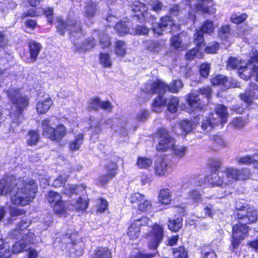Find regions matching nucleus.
I'll use <instances>...</instances> for the list:
<instances>
[{
    "label": "nucleus",
    "mask_w": 258,
    "mask_h": 258,
    "mask_svg": "<svg viewBox=\"0 0 258 258\" xmlns=\"http://www.w3.org/2000/svg\"><path fill=\"white\" fill-rule=\"evenodd\" d=\"M36 186L32 179L7 177L0 181V196L11 192V203L17 206L29 205L35 197Z\"/></svg>",
    "instance_id": "obj_1"
},
{
    "label": "nucleus",
    "mask_w": 258,
    "mask_h": 258,
    "mask_svg": "<svg viewBox=\"0 0 258 258\" xmlns=\"http://www.w3.org/2000/svg\"><path fill=\"white\" fill-rule=\"evenodd\" d=\"M115 29L120 36L130 33L131 30L124 23H119L115 26Z\"/></svg>",
    "instance_id": "obj_42"
},
{
    "label": "nucleus",
    "mask_w": 258,
    "mask_h": 258,
    "mask_svg": "<svg viewBox=\"0 0 258 258\" xmlns=\"http://www.w3.org/2000/svg\"><path fill=\"white\" fill-rule=\"evenodd\" d=\"M30 58L28 59L29 62H34L37 59V56L41 49L40 43L35 41H30L29 44Z\"/></svg>",
    "instance_id": "obj_24"
},
{
    "label": "nucleus",
    "mask_w": 258,
    "mask_h": 258,
    "mask_svg": "<svg viewBox=\"0 0 258 258\" xmlns=\"http://www.w3.org/2000/svg\"><path fill=\"white\" fill-rule=\"evenodd\" d=\"M166 103V100L162 97H158L155 99L153 104L152 109L154 112H160L164 107Z\"/></svg>",
    "instance_id": "obj_33"
},
{
    "label": "nucleus",
    "mask_w": 258,
    "mask_h": 258,
    "mask_svg": "<svg viewBox=\"0 0 258 258\" xmlns=\"http://www.w3.org/2000/svg\"><path fill=\"white\" fill-rule=\"evenodd\" d=\"M210 140L213 141L214 144L220 147H225L226 146V142L221 136L212 135L210 137Z\"/></svg>",
    "instance_id": "obj_53"
},
{
    "label": "nucleus",
    "mask_w": 258,
    "mask_h": 258,
    "mask_svg": "<svg viewBox=\"0 0 258 258\" xmlns=\"http://www.w3.org/2000/svg\"><path fill=\"white\" fill-rule=\"evenodd\" d=\"M29 225V222L22 221L12 231L11 236L19 239L13 245L12 251L14 253L23 252L27 245L33 242L34 234L27 229Z\"/></svg>",
    "instance_id": "obj_3"
},
{
    "label": "nucleus",
    "mask_w": 258,
    "mask_h": 258,
    "mask_svg": "<svg viewBox=\"0 0 258 258\" xmlns=\"http://www.w3.org/2000/svg\"><path fill=\"white\" fill-rule=\"evenodd\" d=\"M114 52L118 57H123L126 54L127 47L125 42L117 40L114 44Z\"/></svg>",
    "instance_id": "obj_28"
},
{
    "label": "nucleus",
    "mask_w": 258,
    "mask_h": 258,
    "mask_svg": "<svg viewBox=\"0 0 258 258\" xmlns=\"http://www.w3.org/2000/svg\"><path fill=\"white\" fill-rule=\"evenodd\" d=\"M57 30L60 35H63L66 31H69L72 36H75L76 34H81V27L80 24L75 19L71 17L64 23L61 18H57Z\"/></svg>",
    "instance_id": "obj_9"
},
{
    "label": "nucleus",
    "mask_w": 258,
    "mask_h": 258,
    "mask_svg": "<svg viewBox=\"0 0 258 258\" xmlns=\"http://www.w3.org/2000/svg\"><path fill=\"white\" fill-rule=\"evenodd\" d=\"M68 176L66 174L60 175L55 179L53 183V185L55 187H59L63 186L66 182Z\"/></svg>",
    "instance_id": "obj_50"
},
{
    "label": "nucleus",
    "mask_w": 258,
    "mask_h": 258,
    "mask_svg": "<svg viewBox=\"0 0 258 258\" xmlns=\"http://www.w3.org/2000/svg\"><path fill=\"white\" fill-rule=\"evenodd\" d=\"M249 177L250 172L247 169H237L229 167L224 171L213 173L208 181L214 186H224L232 184L234 181L246 180Z\"/></svg>",
    "instance_id": "obj_2"
},
{
    "label": "nucleus",
    "mask_w": 258,
    "mask_h": 258,
    "mask_svg": "<svg viewBox=\"0 0 258 258\" xmlns=\"http://www.w3.org/2000/svg\"><path fill=\"white\" fill-rule=\"evenodd\" d=\"M148 32L149 30L146 27L144 26H137L131 29L130 34L134 35H146L148 34Z\"/></svg>",
    "instance_id": "obj_48"
},
{
    "label": "nucleus",
    "mask_w": 258,
    "mask_h": 258,
    "mask_svg": "<svg viewBox=\"0 0 258 258\" xmlns=\"http://www.w3.org/2000/svg\"><path fill=\"white\" fill-rule=\"evenodd\" d=\"M248 230V227L246 226V224L241 222L233 226V240L232 243L233 247H237L240 243V241L246 237Z\"/></svg>",
    "instance_id": "obj_17"
},
{
    "label": "nucleus",
    "mask_w": 258,
    "mask_h": 258,
    "mask_svg": "<svg viewBox=\"0 0 258 258\" xmlns=\"http://www.w3.org/2000/svg\"><path fill=\"white\" fill-rule=\"evenodd\" d=\"M167 109L171 113H175L179 108V99L175 97H172L167 100Z\"/></svg>",
    "instance_id": "obj_32"
},
{
    "label": "nucleus",
    "mask_w": 258,
    "mask_h": 258,
    "mask_svg": "<svg viewBox=\"0 0 258 258\" xmlns=\"http://www.w3.org/2000/svg\"><path fill=\"white\" fill-rule=\"evenodd\" d=\"M199 50L198 48H195L188 52L185 55V57L187 59H192L195 56L199 55Z\"/></svg>",
    "instance_id": "obj_64"
},
{
    "label": "nucleus",
    "mask_w": 258,
    "mask_h": 258,
    "mask_svg": "<svg viewBox=\"0 0 258 258\" xmlns=\"http://www.w3.org/2000/svg\"><path fill=\"white\" fill-rule=\"evenodd\" d=\"M145 44L146 49L153 54L159 53L163 48V45L158 41H147Z\"/></svg>",
    "instance_id": "obj_29"
},
{
    "label": "nucleus",
    "mask_w": 258,
    "mask_h": 258,
    "mask_svg": "<svg viewBox=\"0 0 258 258\" xmlns=\"http://www.w3.org/2000/svg\"><path fill=\"white\" fill-rule=\"evenodd\" d=\"M210 70V64L208 63H203L200 68V75L203 77H207L209 75Z\"/></svg>",
    "instance_id": "obj_58"
},
{
    "label": "nucleus",
    "mask_w": 258,
    "mask_h": 258,
    "mask_svg": "<svg viewBox=\"0 0 258 258\" xmlns=\"http://www.w3.org/2000/svg\"><path fill=\"white\" fill-rule=\"evenodd\" d=\"M129 200L132 204L138 205L137 209L140 211L146 212L152 209L151 202L140 193L136 192L131 195Z\"/></svg>",
    "instance_id": "obj_15"
},
{
    "label": "nucleus",
    "mask_w": 258,
    "mask_h": 258,
    "mask_svg": "<svg viewBox=\"0 0 258 258\" xmlns=\"http://www.w3.org/2000/svg\"><path fill=\"white\" fill-rule=\"evenodd\" d=\"M182 220L181 218H177L176 219L170 220L169 221V229L173 231H177L182 226Z\"/></svg>",
    "instance_id": "obj_38"
},
{
    "label": "nucleus",
    "mask_w": 258,
    "mask_h": 258,
    "mask_svg": "<svg viewBox=\"0 0 258 258\" xmlns=\"http://www.w3.org/2000/svg\"><path fill=\"white\" fill-rule=\"evenodd\" d=\"M107 207L108 203L107 201L103 199H100L98 204V211L99 212H104L106 210H107Z\"/></svg>",
    "instance_id": "obj_62"
},
{
    "label": "nucleus",
    "mask_w": 258,
    "mask_h": 258,
    "mask_svg": "<svg viewBox=\"0 0 258 258\" xmlns=\"http://www.w3.org/2000/svg\"><path fill=\"white\" fill-rule=\"evenodd\" d=\"M197 9L205 13L214 14L216 10L213 8L212 0H197Z\"/></svg>",
    "instance_id": "obj_22"
},
{
    "label": "nucleus",
    "mask_w": 258,
    "mask_h": 258,
    "mask_svg": "<svg viewBox=\"0 0 258 258\" xmlns=\"http://www.w3.org/2000/svg\"><path fill=\"white\" fill-rule=\"evenodd\" d=\"M179 127L181 128V130L178 131L175 128V132L177 135H182L189 132L192 128V125L190 121L183 120L180 123Z\"/></svg>",
    "instance_id": "obj_34"
},
{
    "label": "nucleus",
    "mask_w": 258,
    "mask_h": 258,
    "mask_svg": "<svg viewBox=\"0 0 258 258\" xmlns=\"http://www.w3.org/2000/svg\"><path fill=\"white\" fill-rule=\"evenodd\" d=\"M100 43L102 48H105L110 44V39L106 34H102L100 38Z\"/></svg>",
    "instance_id": "obj_59"
},
{
    "label": "nucleus",
    "mask_w": 258,
    "mask_h": 258,
    "mask_svg": "<svg viewBox=\"0 0 258 258\" xmlns=\"http://www.w3.org/2000/svg\"><path fill=\"white\" fill-rule=\"evenodd\" d=\"M47 197L48 202L53 208V211L55 214L62 215L66 213V203L62 200L60 194L53 191H49L47 194Z\"/></svg>",
    "instance_id": "obj_10"
},
{
    "label": "nucleus",
    "mask_w": 258,
    "mask_h": 258,
    "mask_svg": "<svg viewBox=\"0 0 258 258\" xmlns=\"http://www.w3.org/2000/svg\"><path fill=\"white\" fill-rule=\"evenodd\" d=\"M247 18L246 14L238 15L237 14H233L231 17V21L235 24H239L243 22Z\"/></svg>",
    "instance_id": "obj_47"
},
{
    "label": "nucleus",
    "mask_w": 258,
    "mask_h": 258,
    "mask_svg": "<svg viewBox=\"0 0 258 258\" xmlns=\"http://www.w3.org/2000/svg\"><path fill=\"white\" fill-rule=\"evenodd\" d=\"M258 161V156L254 155L252 157L249 156H244L240 158L238 162L240 164H250Z\"/></svg>",
    "instance_id": "obj_49"
},
{
    "label": "nucleus",
    "mask_w": 258,
    "mask_h": 258,
    "mask_svg": "<svg viewBox=\"0 0 258 258\" xmlns=\"http://www.w3.org/2000/svg\"><path fill=\"white\" fill-rule=\"evenodd\" d=\"M96 5L94 3H89L85 8L84 15L88 17H93L96 13Z\"/></svg>",
    "instance_id": "obj_45"
},
{
    "label": "nucleus",
    "mask_w": 258,
    "mask_h": 258,
    "mask_svg": "<svg viewBox=\"0 0 258 258\" xmlns=\"http://www.w3.org/2000/svg\"><path fill=\"white\" fill-rule=\"evenodd\" d=\"M141 223L139 221H133L129 226L127 235L131 239L137 238L140 234Z\"/></svg>",
    "instance_id": "obj_26"
},
{
    "label": "nucleus",
    "mask_w": 258,
    "mask_h": 258,
    "mask_svg": "<svg viewBox=\"0 0 258 258\" xmlns=\"http://www.w3.org/2000/svg\"><path fill=\"white\" fill-rule=\"evenodd\" d=\"M163 236V227L159 225L155 224L147 237L149 247L151 249L156 248L162 240Z\"/></svg>",
    "instance_id": "obj_13"
},
{
    "label": "nucleus",
    "mask_w": 258,
    "mask_h": 258,
    "mask_svg": "<svg viewBox=\"0 0 258 258\" xmlns=\"http://www.w3.org/2000/svg\"><path fill=\"white\" fill-rule=\"evenodd\" d=\"M137 165L140 168L148 169L152 166V161L147 157H139Z\"/></svg>",
    "instance_id": "obj_36"
},
{
    "label": "nucleus",
    "mask_w": 258,
    "mask_h": 258,
    "mask_svg": "<svg viewBox=\"0 0 258 258\" xmlns=\"http://www.w3.org/2000/svg\"><path fill=\"white\" fill-rule=\"evenodd\" d=\"M249 90V91L240 95L241 99L247 104L250 103L253 98H258V86L253 83L250 85Z\"/></svg>",
    "instance_id": "obj_21"
},
{
    "label": "nucleus",
    "mask_w": 258,
    "mask_h": 258,
    "mask_svg": "<svg viewBox=\"0 0 258 258\" xmlns=\"http://www.w3.org/2000/svg\"><path fill=\"white\" fill-rule=\"evenodd\" d=\"M214 26L213 22L211 21H206L201 27L200 30H197L195 34L194 42L197 45H201V43L203 42V33H211L213 32Z\"/></svg>",
    "instance_id": "obj_18"
},
{
    "label": "nucleus",
    "mask_w": 258,
    "mask_h": 258,
    "mask_svg": "<svg viewBox=\"0 0 258 258\" xmlns=\"http://www.w3.org/2000/svg\"><path fill=\"white\" fill-rule=\"evenodd\" d=\"M230 28L228 25L223 26L218 33L219 36L223 39L228 38L230 34Z\"/></svg>",
    "instance_id": "obj_51"
},
{
    "label": "nucleus",
    "mask_w": 258,
    "mask_h": 258,
    "mask_svg": "<svg viewBox=\"0 0 258 258\" xmlns=\"http://www.w3.org/2000/svg\"><path fill=\"white\" fill-rule=\"evenodd\" d=\"M160 138L157 150L159 151L172 150L175 146V141L165 128L160 129L157 133Z\"/></svg>",
    "instance_id": "obj_11"
},
{
    "label": "nucleus",
    "mask_w": 258,
    "mask_h": 258,
    "mask_svg": "<svg viewBox=\"0 0 258 258\" xmlns=\"http://www.w3.org/2000/svg\"><path fill=\"white\" fill-rule=\"evenodd\" d=\"M211 82L214 85H221L225 88H228L231 87L238 86L237 85L233 84L229 81L227 78L222 75H217L212 78Z\"/></svg>",
    "instance_id": "obj_25"
},
{
    "label": "nucleus",
    "mask_w": 258,
    "mask_h": 258,
    "mask_svg": "<svg viewBox=\"0 0 258 258\" xmlns=\"http://www.w3.org/2000/svg\"><path fill=\"white\" fill-rule=\"evenodd\" d=\"M171 45L174 48L183 49V45L182 44L181 40L178 36H173L170 38Z\"/></svg>",
    "instance_id": "obj_46"
},
{
    "label": "nucleus",
    "mask_w": 258,
    "mask_h": 258,
    "mask_svg": "<svg viewBox=\"0 0 258 258\" xmlns=\"http://www.w3.org/2000/svg\"><path fill=\"white\" fill-rule=\"evenodd\" d=\"M173 255L175 258H187V252L183 246H180L173 249Z\"/></svg>",
    "instance_id": "obj_40"
},
{
    "label": "nucleus",
    "mask_w": 258,
    "mask_h": 258,
    "mask_svg": "<svg viewBox=\"0 0 258 258\" xmlns=\"http://www.w3.org/2000/svg\"><path fill=\"white\" fill-rule=\"evenodd\" d=\"M112 254L110 251L105 247L99 248L95 253V258H111Z\"/></svg>",
    "instance_id": "obj_39"
},
{
    "label": "nucleus",
    "mask_w": 258,
    "mask_h": 258,
    "mask_svg": "<svg viewBox=\"0 0 258 258\" xmlns=\"http://www.w3.org/2000/svg\"><path fill=\"white\" fill-rule=\"evenodd\" d=\"M245 124L246 122L239 118H234L230 123L232 126L238 129L242 128Z\"/></svg>",
    "instance_id": "obj_55"
},
{
    "label": "nucleus",
    "mask_w": 258,
    "mask_h": 258,
    "mask_svg": "<svg viewBox=\"0 0 258 258\" xmlns=\"http://www.w3.org/2000/svg\"><path fill=\"white\" fill-rule=\"evenodd\" d=\"M159 202L163 205H168L171 201V192L168 189H161L158 196Z\"/></svg>",
    "instance_id": "obj_30"
},
{
    "label": "nucleus",
    "mask_w": 258,
    "mask_h": 258,
    "mask_svg": "<svg viewBox=\"0 0 258 258\" xmlns=\"http://www.w3.org/2000/svg\"><path fill=\"white\" fill-rule=\"evenodd\" d=\"M11 253L7 248V244L0 240V258H10Z\"/></svg>",
    "instance_id": "obj_43"
},
{
    "label": "nucleus",
    "mask_w": 258,
    "mask_h": 258,
    "mask_svg": "<svg viewBox=\"0 0 258 258\" xmlns=\"http://www.w3.org/2000/svg\"><path fill=\"white\" fill-rule=\"evenodd\" d=\"M182 87V83L180 80H175L172 84L168 86L161 80H157L152 83L147 84L144 88V91L148 93L162 94L167 90L176 93Z\"/></svg>",
    "instance_id": "obj_7"
},
{
    "label": "nucleus",
    "mask_w": 258,
    "mask_h": 258,
    "mask_svg": "<svg viewBox=\"0 0 258 258\" xmlns=\"http://www.w3.org/2000/svg\"><path fill=\"white\" fill-rule=\"evenodd\" d=\"M53 117L44 119L42 122L43 135L52 141H60L67 134V128L62 124H58L55 128L51 126Z\"/></svg>",
    "instance_id": "obj_6"
},
{
    "label": "nucleus",
    "mask_w": 258,
    "mask_h": 258,
    "mask_svg": "<svg viewBox=\"0 0 258 258\" xmlns=\"http://www.w3.org/2000/svg\"><path fill=\"white\" fill-rule=\"evenodd\" d=\"M7 93L9 98L18 112L21 113L28 105V99L22 96L18 91L11 89Z\"/></svg>",
    "instance_id": "obj_12"
},
{
    "label": "nucleus",
    "mask_w": 258,
    "mask_h": 258,
    "mask_svg": "<svg viewBox=\"0 0 258 258\" xmlns=\"http://www.w3.org/2000/svg\"><path fill=\"white\" fill-rule=\"evenodd\" d=\"M150 5L153 11L158 12L160 11L162 8L161 3L157 0H153L151 2Z\"/></svg>",
    "instance_id": "obj_63"
},
{
    "label": "nucleus",
    "mask_w": 258,
    "mask_h": 258,
    "mask_svg": "<svg viewBox=\"0 0 258 258\" xmlns=\"http://www.w3.org/2000/svg\"><path fill=\"white\" fill-rule=\"evenodd\" d=\"M244 61H242L241 59L238 60L237 58L235 57H230L229 58L227 62V68L229 69H237L238 70V68H239V63H242Z\"/></svg>",
    "instance_id": "obj_44"
},
{
    "label": "nucleus",
    "mask_w": 258,
    "mask_h": 258,
    "mask_svg": "<svg viewBox=\"0 0 258 258\" xmlns=\"http://www.w3.org/2000/svg\"><path fill=\"white\" fill-rule=\"evenodd\" d=\"M188 105L190 109L187 110L189 113L194 111L197 112L199 110H202L204 107V105L201 102L199 96L196 93H190L187 99Z\"/></svg>",
    "instance_id": "obj_19"
},
{
    "label": "nucleus",
    "mask_w": 258,
    "mask_h": 258,
    "mask_svg": "<svg viewBox=\"0 0 258 258\" xmlns=\"http://www.w3.org/2000/svg\"><path fill=\"white\" fill-rule=\"evenodd\" d=\"M215 111L218 118H216L213 114L205 117L202 123V128L204 131H209L212 128L220 124L222 126L226 123L228 117V113L226 106L219 104L217 106Z\"/></svg>",
    "instance_id": "obj_5"
},
{
    "label": "nucleus",
    "mask_w": 258,
    "mask_h": 258,
    "mask_svg": "<svg viewBox=\"0 0 258 258\" xmlns=\"http://www.w3.org/2000/svg\"><path fill=\"white\" fill-rule=\"evenodd\" d=\"M236 215L244 224L255 222L257 220V212L251 207H242L237 210Z\"/></svg>",
    "instance_id": "obj_14"
},
{
    "label": "nucleus",
    "mask_w": 258,
    "mask_h": 258,
    "mask_svg": "<svg viewBox=\"0 0 258 258\" xmlns=\"http://www.w3.org/2000/svg\"><path fill=\"white\" fill-rule=\"evenodd\" d=\"M86 187L84 184H67L62 191L64 195L69 196L71 199L69 202L77 210H83L87 208L88 201L82 197L74 198L75 195L84 194L86 192Z\"/></svg>",
    "instance_id": "obj_4"
},
{
    "label": "nucleus",
    "mask_w": 258,
    "mask_h": 258,
    "mask_svg": "<svg viewBox=\"0 0 258 258\" xmlns=\"http://www.w3.org/2000/svg\"><path fill=\"white\" fill-rule=\"evenodd\" d=\"M53 104V101L50 98L39 100L36 105V109L38 114H45Z\"/></svg>",
    "instance_id": "obj_23"
},
{
    "label": "nucleus",
    "mask_w": 258,
    "mask_h": 258,
    "mask_svg": "<svg viewBox=\"0 0 258 258\" xmlns=\"http://www.w3.org/2000/svg\"><path fill=\"white\" fill-rule=\"evenodd\" d=\"M84 140V135L83 134H79L74 138V140L71 141L69 144V148L72 151L78 150Z\"/></svg>",
    "instance_id": "obj_31"
},
{
    "label": "nucleus",
    "mask_w": 258,
    "mask_h": 258,
    "mask_svg": "<svg viewBox=\"0 0 258 258\" xmlns=\"http://www.w3.org/2000/svg\"><path fill=\"white\" fill-rule=\"evenodd\" d=\"M166 28L170 29V31H176L179 30V26L178 25H175L170 17L162 18L159 23L153 25V30L158 35H161L162 32Z\"/></svg>",
    "instance_id": "obj_16"
},
{
    "label": "nucleus",
    "mask_w": 258,
    "mask_h": 258,
    "mask_svg": "<svg viewBox=\"0 0 258 258\" xmlns=\"http://www.w3.org/2000/svg\"><path fill=\"white\" fill-rule=\"evenodd\" d=\"M100 64L104 68H110L112 66L111 60L108 53H101L99 55Z\"/></svg>",
    "instance_id": "obj_37"
},
{
    "label": "nucleus",
    "mask_w": 258,
    "mask_h": 258,
    "mask_svg": "<svg viewBox=\"0 0 258 258\" xmlns=\"http://www.w3.org/2000/svg\"><path fill=\"white\" fill-rule=\"evenodd\" d=\"M172 150L174 154L180 157H183L185 155L186 152V148L183 146L176 147L175 148H173Z\"/></svg>",
    "instance_id": "obj_60"
},
{
    "label": "nucleus",
    "mask_w": 258,
    "mask_h": 258,
    "mask_svg": "<svg viewBox=\"0 0 258 258\" xmlns=\"http://www.w3.org/2000/svg\"><path fill=\"white\" fill-rule=\"evenodd\" d=\"M10 215L12 217L17 216H21L25 214V211L23 209H20L16 208H11L10 211Z\"/></svg>",
    "instance_id": "obj_61"
},
{
    "label": "nucleus",
    "mask_w": 258,
    "mask_h": 258,
    "mask_svg": "<svg viewBox=\"0 0 258 258\" xmlns=\"http://www.w3.org/2000/svg\"><path fill=\"white\" fill-rule=\"evenodd\" d=\"M107 173L110 175V177H114L116 174L117 166L114 162H110L106 166Z\"/></svg>",
    "instance_id": "obj_54"
},
{
    "label": "nucleus",
    "mask_w": 258,
    "mask_h": 258,
    "mask_svg": "<svg viewBox=\"0 0 258 258\" xmlns=\"http://www.w3.org/2000/svg\"><path fill=\"white\" fill-rule=\"evenodd\" d=\"M154 171L156 175L161 176L167 175L170 172L167 162L163 159H158L155 162Z\"/></svg>",
    "instance_id": "obj_20"
},
{
    "label": "nucleus",
    "mask_w": 258,
    "mask_h": 258,
    "mask_svg": "<svg viewBox=\"0 0 258 258\" xmlns=\"http://www.w3.org/2000/svg\"><path fill=\"white\" fill-rule=\"evenodd\" d=\"M250 58L248 62H243L239 63L238 73L240 77L243 80H247L255 73L253 71L254 63L258 62V46L252 48L251 52L249 53Z\"/></svg>",
    "instance_id": "obj_8"
},
{
    "label": "nucleus",
    "mask_w": 258,
    "mask_h": 258,
    "mask_svg": "<svg viewBox=\"0 0 258 258\" xmlns=\"http://www.w3.org/2000/svg\"><path fill=\"white\" fill-rule=\"evenodd\" d=\"M39 139V136L36 131H30L28 134L27 142L29 145H35Z\"/></svg>",
    "instance_id": "obj_41"
},
{
    "label": "nucleus",
    "mask_w": 258,
    "mask_h": 258,
    "mask_svg": "<svg viewBox=\"0 0 258 258\" xmlns=\"http://www.w3.org/2000/svg\"><path fill=\"white\" fill-rule=\"evenodd\" d=\"M133 11L135 12H140L141 14H137L138 16L143 15L144 18L147 17V9L146 6L143 3L137 2L133 6Z\"/></svg>",
    "instance_id": "obj_35"
},
{
    "label": "nucleus",
    "mask_w": 258,
    "mask_h": 258,
    "mask_svg": "<svg viewBox=\"0 0 258 258\" xmlns=\"http://www.w3.org/2000/svg\"><path fill=\"white\" fill-rule=\"evenodd\" d=\"M188 198L192 200L195 203H198L201 201V196L198 191L191 190L188 192Z\"/></svg>",
    "instance_id": "obj_56"
},
{
    "label": "nucleus",
    "mask_w": 258,
    "mask_h": 258,
    "mask_svg": "<svg viewBox=\"0 0 258 258\" xmlns=\"http://www.w3.org/2000/svg\"><path fill=\"white\" fill-rule=\"evenodd\" d=\"M113 177H110V175L108 173L103 174L99 177L97 183L100 185H104L106 184L111 178Z\"/></svg>",
    "instance_id": "obj_57"
},
{
    "label": "nucleus",
    "mask_w": 258,
    "mask_h": 258,
    "mask_svg": "<svg viewBox=\"0 0 258 258\" xmlns=\"http://www.w3.org/2000/svg\"><path fill=\"white\" fill-rule=\"evenodd\" d=\"M44 13L47 17V21L49 23L52 21V15L53 14V9L51 8H48L46 10L38 8L34 11H29L27 12V14H24V17L30 16L35 17L40 15L41 14Z\"/></svg>",
    "instance_id": "obj_27"
},
{
    "label": "nucleus",
    "mask_w": 258,
    "mask_h": 258,
    "mask_svg": "<svg viewBox=\"0 0 258 258\" xmlns=\"http://www.w3.org/2000/svg\"><path fill=\"white\" fill-rule=\"evenodd\" d=\"M100 100L98 98H93L91 99L88 106L89 109L98 110L100 107Z\"/></svg>",
    "instance_id": "obj_52"
}]
</instances>
